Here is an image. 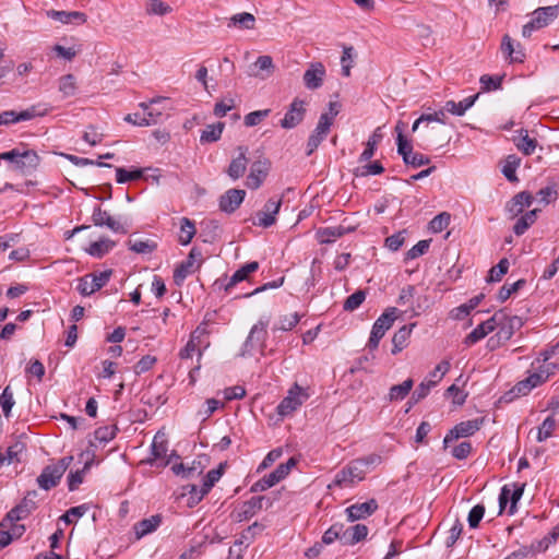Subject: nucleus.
<instances>
[{
	"instance_id": "obj_64",
	"label": "nucleus",
	"mask_w": 559,
	"mask_h": 559,
	"mask_svg": "<svg viewBox=\"0 0 559 559\" xmlns=\"http://www.w3.org/2000/svg\"><path fill=\"white\" fill-rule=\"evenodd\" d=\"M116 432L117 428L115 426H105L96 429L94 436L99 442L106 443L115 438Z\"/></svg>"
},
{
	"instance_id": "obj_29",
	"label": "nucleus",
	"mask_w": 559,
	"mask_h": 559,
	"mask_svg": "<svg viewBox=\"0 0 559 559\" xmlns=\"http://www.w3.org/2000/svg\"><path fill=\"white\" fill-rule=\"evenodd\" d=\"M225 468V464L221 463L217 468H213L207 472V474L203 478V483L201 489L197 495V500H202L204 496H206L212 487L223 476Z\"/></svg>"
},
{
	"instance_id": "obj_60",
	"label": "nucleus",
	"mask_w": 559,
	"mask_h": 559,
	"mask_svg": "<svg viewBox=\"0 0 559 559\" xmlns=\"http://www.w3.org/2000/svg\"><path fill=\"white\" fill-rule=\"evenodd\" d=\"M171 11V8L162 0H148L146 12L148 14L165 15Z\"/></svg>"
},
{
	"instance_id": "obj_3",
	"label": "nucleus",
	"mask_w": 559,
	"mask_h": 559,
	"mask_svg": "<svg viewBox=\"0 0 559 559\" xmlns=\"http://www.w3.org/2000/svg\"><path fill=\"white\" fill-rule=\"evenodd\" d=\"M399 309L391 307L388 308L373 323L370 337L368 341V348L374 350L378 348L381 338L390 330L397 318Z\"/></svg>"
},
{
	"instance_id": "obj_54",
	"label": "nucleus",
	"mask_w": 559,
	"mask_h": 559,
	"mask_svg": "<svg viewBox=\"0 0 559 559\" xmlns=\"http://www.w3.org/2000/svg\"><path fill=\"white\" fill-rule=\"evenodd\" d=\"M451 221V215L447 212H442L438 215H436L429 223V229L435 233H441L444 230Z\"/></svg>"
},
{
	"instance_id": "obj_36",
	"label": "nucleus",
	"mask_w": 559,
	"mask_h": 559,
	"mask_svg": "<svg viewBox=\"0 0 559 559\" xmlns=\"http://www.w3.org/2000/svg\"><path fill=\"white\" fill-rule=\"evenodd\" d=\"M259 263L257 261L249 262L245 265H242L240 269H238L233 276L230 277L228 284L226 285L225 289L228 290L231 287H234L236 284L245 281L248 278L249 274L258 271Z\"/></svg>"
},
{
	"instance_id": "obj_19",
	"label": "nucleus",
	"mask_w": 559,
	"mask_h": 559,
	"mask_svg": "<svg viewBox=\"0 0 559 559\" xmlns=\"http://www.w3.org/2000/svg\"><path fill=\"white\" fill-rule=\"evenodd\" d=\"M281 205L282 199H269L267 202L264 204L263 210L257 213L258 222L254 224L263 228H267L275 224V216L278 213Z\"/></svg>"
},
{
	"instance_id": "obj_47",
	"label": "nucleus",
	"mask_w": 559,
	"mask_h": 559,
	"mask_svg": "<svg viewBox=\"0 0 559 559\" xmlns=\"http://www.w3.org/2000/svg\"><path fill=\"white\" fill-rule=\"evenodd\" d=\"M556 426H557V420L554 416H548L547 418H545L544 421L542 423V425L538 427L537 437H536L537 441L543 442L547 438H549L552 435Z\"/></svg>"
},
{
	"instance_id": "obj_33",
	"label": "nucleus",
	"mask_w": 559,
	"mask_h": 559,
	"mask_svg": "<svg viewBox=\"0 0 559 559\" xmlns=\"http://www.w3.org/2000/svg\"><path fill=\"white\" fill-rule=\"evenodd\" d=\"M479 94L464 98L463 100L455 103L454 100H448L444 105V110L455 115L463 116L476 102Z\"/></svg>"
},
{
	"instance_id": "obj_7",
	"label": "nucleus",
	"mask_w": 559,
	"mask_h": 559,
	"mask_svg": "<svg viewBox=\"0 0 559 559\" xmlns=\"http://www.w3.org/2000/svg\"><path fill=\"white\" fill-rule=\"evenodd\" d=\"M38 493L36 490L28 491L24 499L11 509L0 522L1 527H8L12 522L27 518L35 509Z\"/></svg>"
},
{
	"instance_id": "obj_10",
	"label": "nucleus",
	"mask_w": 559,
	"mask_h": 559,
	"mask_svg": "<svg viewBox=\"0 0 559 559\" xmlns=\"http://www.w3.org/2000/svg\"><path fill=\"white\" fill-rule=\"evenodd\" d=\"M307 111V102L298 97L294 98L290 103L288 110L281 120V127L283 129H294L302 122Z\"/></svg>"
},
{
	"instance_id": "obj_9",
	"label": "nucleus",
	"mask_w": 559,
	"mask_h": 559,
	"mask_svg": "<svg viewBox=\"0 0 559 559\" xmlns=\"http://www.w3.org/2000/svg\"><path fill=\"white\" fill-rule=\"evenodd\" d=\"M201 257L202 253L199 249H191L188 258L182 261L174 271V281L177 285H180L187 278V276L197 271L201 264Z\"/></svg>"
},
{
	"instance_id": "obj_22",
	"label": "nucleus",
	"mask_w": 559,
	"mask_h": 559,
	"mask_svg": "<svg viewBox=\"0 0 559 559\" xmlns=\"http://www.w3.org/2000/svg\"><path fill=\"white\" fill-rule=\"evenodd\" d=\"M246 191L241 189H229L219 199V209L225 213L235 212L242 203Z\"/></svg>"
},
{
	"instance_id": "obj_53",
	"label": "nucleus",
	"mask_w": 559,
	"mask_h": 559,
	"mask_svg": "<svg viewBox=\"0 0 559 559\" xmlns=\"http://www.w3.org/2000/svg\"><path fill=\"white\" fill-rule=\"evenodd\" d=\"M92 460L86 461L82 469L71 472L68 475V487L70 491L78 489V487L83 483L84 474L90 468Z\"/></svg>"
},
{
	"instance_id": "obj_39",
	"label": "nucleus",
	"mask_w": 559,
	"mask_h": 559,
	"mask_svg": "<svg viewBox=\"0 0 559 559\" xmlns=\"http://www.w3.org/2000/svg\"><path fill=\"white\" fill-rule=\"evenodd\" d=\"M130 250L140 254H150L157 248V242L152 239H133L127 242Z\"/></svg>"
},
{
	"instance_id": "obj_23",
	"label": "nucleus",
	"mask_w": 559,
	"mask_h": 559,
	"mask_svg": "<svg viewBox=\"0 0 559 559\" xmlns=\"http://www.w3.org/2000/svg\"><path fill=\"white\" fill-rule=\"evenodd\" d=\"M559 348V343L554 346L550 350H545L542 353L543 359H536L533 361L532 367L537 368V370L543 374L545 381L549 379L550 376L555 374L556 371L559 369V366L555 362H550L549 359L551 356L556 353V350Z\"/></svg>"
},
{
	"instance_id": "obj_40",
	"label": "nucleus",
	"mask_w": 559,
	"mask_h": 559,
	"mask_svg": "<svg viewBox=\"0 0 559 559\" xmlns=\"http://www.w3.org/2000/svg\"><path fill=\"white\" fill-rule=\"evenodd\" d=\"M195 233L197 228L193 221L188 217H182L180 219V233L178 237L180 245L188 246L193 239Z\"/></svg>"
},
{
	"instance_id": "obj_15",
	"label": "nucleus",
	"mask_w": 559,
	"mask_h": 559,
	"mask_svg": "<svg viewBox=\"0 0 559 559\" xmlns=\"http://www.w3.org/2000/svg\"><path fill=\"white\" fill-rule=\"evenodd\" d=\"M397 153L403 157V162L406 165H411L414 168L428 165L430 158L424 154L413 152L412 145L405 138L400 135Z\"/></svg>"
},
{
	"instance_id": "obj_28",
	"label": "nucleus",
	"mask_w": 559,
	"mask_h": 559,
	"mask_svg": "<svg viewBox=\"0 0 559 559\" xmlns=\"http://www.w3.org/2000/svg\"><path fill=\"white\" fill-rule=\"evenodd\" d=\"M543 377L544 376L540 374L537 368H534V371L531 372L526 379L515 384V386L513 388V392H515L518 395H526L534 388L545 382V379Z\"/></svg>"
},
{
	"instance_id": "obj_35",
	"label": "nucleus",
	"mask_w": 559,
	"mask_h": 559,
	"mask_svg": "<svg viewBox=\"0 0 559 559\" xmlns=\"http://www.w3.org/2000/svg\"><path fill=\"white\" fill-rule=\"evenodd\" d=\"M39 156L33 150H27L21 152V156L17 159L15 169L25 171V170H34L39 165Z\"/></svg>"
},
{
	"instance_id": "obj_37",
	"label": "nucleus",
	"mask_w": 559,
	"mask_h": 559,
	"mask_svg": "<svg viewBox=\"0 0 559 559\" xmlns=\"http://www.w3.org/2000/svg\"><path fill=\"white\" fill-rule=\"evenodd\" d=\"M516 147L524 154L531 155L534 153L537 141L534 138L528 136L527 130L521 129L519 135L514 139Z\"/></svg>"
},
{
	"instance_id": "obj_30",
	"label": "nucleus",
	"mask_w": 559,
	"mask_h": 559,
	"mask_svg": "<svg viewBox=\"0 0 559 559\" xmlns=\"http://www.w3.org/2000/svg\"><path fill=\"white\" fill-rule=\"evenodd\" d=\"M162 523V516L159 514L152 515L147 519H143L134 524V534L136 539L144 537L147 534L153 533Z\"/></svg>"
},
{
	"instance_id": "obj_34",
	"label": "nucleus",
	"mask_w": 559,
	"mask_h": 559,
	"mask_svg": "<svg viewBox=\"0 0 559 559\" xmlns=\"http://www.w3.org/2000/svg\"><path fill=\"white\" fill-rule=\"evenodd\" d=\"M168 451L167 441L165 435L157 432L152 442V455L153 459L147 460V463L153 464L158 460H164Z\"/></svg>"
},
{
	"instance_id": "obj_5",
	"label": "nucleus",
	"mask_w": 559,
	"mask_h": 559,
	"mask_svg": "<svg viewBox=\"0 0 559 559\" xmlns=\"http://www.w3.org/2000/svg\"><path fill=\"white\" fill-rule=\"evenodd\" d=\"M309 396L307 389L295 383L288 390L287 395L278 404L277 414L280 416H288L293 414L309 399Z\"/></svg>"
},
{
	"instance_id": "obj_16",
	"label": "nucleus",
	"mask_w": 559,
	"mask_h": 559,
	"mask_svg": "<svg viewBox=\"0 0 559 559\" xmlns=\"http://www.w3.org/2000/svg\"><path fill=\"white\" fill-rule=\"evenodd\" d=\"M165 100H166V97L157 96V97L151 98L147 102L140 103L139 107L142 108V110L144 111L142 121L140 123H142L143 126H146V127L158 123L163 117L164 109H158V108H155L154 106L158 105Z\"/></svg>"
},
{
	"instance_id": "obj_8",
	"label": "nucleus",
	"mask_w": 559,
	"mask_h": 559,
	"mask_svg": "<svg viewBox=\"0 0 559 559\" xmlns=\"http://www.w3.org/2000/svg\"><path fill=\"white\" fill-rule=\"evenodd\" d=\"M523 324L524 321L521 317H508L504 313V318H502L500 322H496V326H499V330L495 336L489 338L488 345L493 348L501 342L509 341L513 336L514 332L520 330Z\"/></svg>"
},
{
	"instance_id": "obj_27",
	"label": "nucleus",
	"mask_w": 559,
	"mask_h": 559,
	"mask_svg": "<svg viewBox=\"0 0 559 559\" xmlns=\"http://www.w3.org/2000/svg\"><path fill=\"white\" fill-rule=\"evenodd\" d=\"M269 170V163L266 160L254 162L251 166L249 176L247 177V187L249 189H258L264 181Z\"/></svg>"
},
{
	"instance_id": "obj_26",
	"label": "nucleus",
	"mask_w": 559,
	"mask_h": 559,
	"mask_svg": "<svg viewBox=\"0 0 559 559\" xmlns=\"http://www.w3.org/2000/svg\"><path fill=\"white\" fill-rule=\"evenodd\" d=\"M368 527L365 524H356L344 528L342 524L341 543L343 545H355L365 539L368 535Z\"/></svg>"
},
{
	"instance_id": "obj_43",
	"label": "nucleus",
	"mask_w": 559,
	"mask_h": 559,
	"mask_svg": "<svg viewBox=\"0 0 559 559\" xmlns=\"http://www.w3.org/2000/svg\"><path fill=\"white\" fill-rule=\"evenodd\" d=\"M537 218V210H532L521 216L513 226V231L516 236L523 235Z\"/></svg>"
},
{
	"instance_id": "obj_58",
	"label": "nucleus",
	"mask_w": 559,
	"mask_h": 559,
	"mask_svg": "<svg viewBox=\"0 0 559 559\" xmlns=\"http://www.w3.org/2000/svg\"><path fill=\"white\" fill-rule=\"evenodd\" d=\"M509 261L508 259L503 258L499 261V263L495 266H492L489 271L487 281L488 282H499L501 281L502 276L507 274L509 270Z\"/></svg>"
},
{
	"instance_id": "obj_42",
	"label": "nucleus",
	"mask_w": 559,
	"mask_h": 559,
	"mask_svg": "<svg viewBox=\"0 0 559 559\" xmlns=\"http://www.w3.org/2000/svg\"><path fill=\"white\" fill-rule=\"evenodd\" d=\"M224 128V122H217L206 126V128L202 131L200 136L201 143H213L218 141L222 136Z\"/></svg>"
},
{
	"instance_id": "obj_52",
	"label": "nucleus",
	"mask_w": 559,
	"mask_h": 559,
	"mask_svg": "<svg viewBox=\"0 0 559 559\" xmlns=\"http://www.w3.org/2000/svg\"><path fill=\"white\" fill-rule=\"evenodd\" d=\"M381 138L382 135L378 133V130L373 132V134L368 139L366 148L359 156V162H367L374 155L376 147Z\"/></svg>"
},
{
	"instance_id": "obj_50",
	"label": "nucleus",
	"mask_w": 559,
	"mask_h": 559,
	"mask_svg": "<svg viewBox=\"0 0 559 559\" xmlns=\"http://www.w3.org/2000/svg\"><path fill=\"white\" fill-rule=\"evenodd\" d=\"M143 177V169L127 170L124 168H116V180L118 183L134 181Z\"/></svg>"
},
{
	"instance_id": "obj_6",
	"label": "nucleus",
	"mask_w": 559,
	"mask_h": 559,
	"mask_svg": "<svg viewBox=\"0 0 559 559\" xmlns=\"http://www.w3.org/2000/svg\"><path fill=\"white\" fill-rule=\"evenodd\" d=\"M112 275V270H105L99 273H90L78 278L76 290L84 297L91 296L107 285Z\"/></svg>"
},
{
	"instance_id": "obj_17",
	"label": "nucleus",
	"mask_w": 559,
	"mask_h": 559,
	"mask_svg": "<svg viewBox=\"0 0 559 559\" xmlns=\"http://www.w3.org/2000/svg\"><path fill=\"white\" fill-rule=\"evenodd\" d=\"M92 222L95 226H106L114 233L127 234L128 229L123 223L119 219L114 218L107 211L102 210L98 205L94 209L92 214Z\"/></svg>"
},
{
	"instance_id": "obj_49",
	"label": "nucleus",
	"mask_w": 559,
	"mask_h": 559,
	"mask_svg": "<svg viewBox=\"0 0 559 559\" xmlns=\"http://www.w3.org/2000/svg\"><path fill=\"white\" fill-rule=\"evenodd\" d=\"M344 234L345 228L343 226L326 227L319 230V237L323 243L333 242Z\"/></svg>"
},
{
	"instance_id": "obj_31",
	"label": "nucleus",
	"mask_w": 559,
	"mask_h": 559,
	"mask_svg": "<svg viewBox=\"0 0 559 559\" xmlns=\"http://www.w3.org/2000/svg\"><path fill=\"white\" fill-rule=\"evenodd\" d=\"M532 202V194L523 191L512 198L511 202L507 205V210L514 217L521 214L526 207H530Z\"/></svg>"
},
{
	"instance_id": "obj_57",
	"label": "nucleus",
	"mask_w": 559,
	"mask_h": 559,
	"mask_svg": "<svg viewBox=\"0 0 559 559\" xmlns=\"http://www.w3.org/2000/svg\"><path fill=\"white\" fill-rule=\"evenodd\" d=\"M437 383H438V379H436V380L428 379V380L423 381L416 388V390L413 392L412 401L414 403H418L420 400L425 399L429 394L430 389L433 388Z\"/></svg>"
},
{
	"instance_id": "obj_62",
	"label": "nucleus",
	"mask_w": 559,
	"mask_h": 559,
	"mask_svg": "<svg viewBox=\"0 0 559 559\" xmlns=\"http://www.w3.org/2000/svg\"><path fill=\"white\" fill-rule=\"evenodd\" d=\"M484 514H485V506L476 504L475 507H473L467 516V522H468L469 527L471 528L478 527L479 522L481 521Z\"/></svg>"
},
{
	"instance_id": "obj_59",
	"label": "nucleus",
	"mask_w": 559,
	"mask_h": 559,
	"mask_svg": "<svg viewBox=\"0 0 559 559\" xmlns=\"http://www.w3.org/2000/svg\"><path fill=\"white\" fill-rule=\"evenodd\" d=\"M525 283V280H519L512 284L506 283L498 293L499 301L504 302L506 300H508L510 296L513 293L518 292L521 287H523Z\"/></svg>"
},
{
	"instance_id": "obj_45",
	"label": "nucleus",
	"mask_w": 559,
	"mask_h": 559,
	"mask_svg": "<svg viewBox=\"0 0 559 559\" xmlns=\"http://www.w3.org/2000/svg\"><path fill=\"white\" fill-rule=\"evenodd\" d=\"M59 92L63 97H71L76 92V81L74 75L66 74L59 79Z\"/></svg>"
},
{
	"instance_id": "obj_18",
	"label": "nucleus",
	"mask_w": 559,
	"mask_h": 559,
	"mask_svg": "<svg viewBox=\"0 0 559 559\" xmlns=\"http://www.w3.org/2000/svg\"><path fill=\"white\" fill-rule=\"evenodd\" d=\"M45 114V110H39V106H32L20 112L14 110H5L0 114V126H8L20 121L31 120L35 117L44 116Z\"/></svg>"
},
{
	"instance_id": "obj_51",
	"label": "nucleus",
	"mask_w": 559,
	"mask_h": 559,
	"mask_svg": "<svg viewBox=\"0 0 559 559\" xmlns=\"http://www.w3.org/2000/svg\"><path fill=\"white\" fill-rule=\"evenodd\" d=\"M503 76L484 74L480 76L479 82L481 85V92L496 91L501 87Z\"/></svg>"
},
{
	"instance_id": "obj_24",
	"label": "nucleus",
	"mask_w": 559,
	"mask_h": 559,
	"mask_svg": "<svg viewBox=\"0 0 559 559\" xmlns=\"http://www.w3.org/2000/svg\"><path fill=\"white\" fill-rule=\"evenodd\" d=\"M237 151L239 152L238 156L233 158L228 168H227V175L233 179L237 180L240 177L243 176L247 169L248 158V147L246 146H238Z\"/></svg>"
},
{
	"instance_id": "obj_25",
	"label": "nucleus",
	"mask_w": 559,
	"mask_h": 559,
	"mask_svg": "<svg viewBox=\"0 0 559 559\" xmlns=\"http://www.w3.org/2000/svg\"><path fill=\"white\" fill-rule=\"evenodd\" d=\"M47 17L58 21L62 24H84L86 22V14L79 11H46Z\"/></svg>"
},
{
	"instance_id": "obj_48",
	"label": "nucleus",
	"mask_w": 559,
	"mask_h": 559,
	"mask_svg": "<svg viewBox=\"0 0 559 559\" xmlns=\"http://www.w3.org/2000/svg\"><path fill=\"white\" fill-rule=\"evenodd\" d=\"M520 158L515 155H509L506 159V163L502 168V174L511 182L518 181L515 171L516 168L520 166Z\"/></svg>"
},
{
	"instance_id": "obj_55",
	"label": "nucleus",
	"mask_w": 559,
	"mask_h": 559,
	"mask_svg": "<svg viewBox=\"0 0 559 559\" xmlns=\"http://www.w3.org/2000/svg\"><path fill=\"white\" fill-rule=\"evenodd\" d=\"M365 299L366 292L362 289H358L346 298L343 305V309L345 311H354L360 307Z\"/></svg>"
},
{
	"instance_id": "obj_14",
	"label": "nucleus",
	"mask_w": 559,
	"mask_h": 559,
	"mask_svg": "<svg viewBox=\"0 0 559 559\" xmlns=\"http://www.w3.org/2000/svg\"><path fill=\"white\" fill-rule=\"evenodd\" d=\"M504 318V311L496 312L490 319L478 324L464 340V344L472 346L483 340L487 334L496 329V322H500Z\"/></svg>"
},
{
	"instance_id": "obj_20",
	"label": "nucleus",
	"mask_w": 559,
	"mask_h": 559,
	"mask_svg": "<svg viewBox=\"0 0 559 559\" xmlns=\"http://www.w3.org/2000/svg\"><path fill=\"white\" fill-rule=\"evenodd\" d=\"M377 510H378V502L376 499L372 498L366 502H360V503L358 502V503L349 506L346 509V513H347L348 520L350 522H354V521L366 519V518L370 516Z\"/></svg>"
},
{
	"instance_id": "obj_21",
	"label": "nucleus",
	"mask_w": 559,
	"mask_h": 559,
	"mask_svg": "<svg viewBox=\"0 0 559 559\" xmlns=\"http://www.w3.org/2000/svg\"><path fill=\"white\" fill-rule=\"evenodd\" d=\"M325 76V68L321 62H314L304 73V84L308 90H317L322 86Z\"/></svg>"
},
{
	"instance_id": "obj_56",
	"label": "nucleus",
	"mask_w": 559,
	"mask_h": 559,
	"mask_svg": "<svg viewBox=\"0 0 559 559\" xmlns=\"http://www.w3.org/2000/svg\"><path fill=\"white\" fill-rule=\"evenodd\" d=\"M384 171L383 166L380 162L376 160L362 166H359L355 169V176L367 177L371 175H380Z\"/></svg>"
},
{
	"instance_id": "obj_1",
	"label": "nucleus",
	"mask_w": 559,
	"mask_h": 559,
	"mask_svg": "<svg viewBox=\"0 0 559 559\" xmlns=\"http://www.w3.org/2000/svg\"><path fill=\"white\" fill-rule=\"evenodd\" d=\"M71 461L72 456H66L60 459L56 464L47 465L36 479L38 486L44 490H50L56 487Z\"/></svg>"
},
{
	"instance_id": "obj_44",
	"label": "nucleus",
	"mask_w": 559,
	"mask_h": 559,
	"mask_svg": "<svg viewBox=\"0 0 559 559\" xmlns=\"http://www.w3.org/2000/svg\"><path fill=\"white\" fill-rule=\"evenodd\" d=\"M255 17L248 12L235 14L230 17L228 27L238 26L245 29H252L254 27Z\"/></svg>"
},
{
	"instance_id": "obj_61",
	"label": "nucleus",
	"mask_w": 559,
	"mask_h": 559,
	"mask_svg": "<svg viewBox=\"0 0 559 559\" xmlns=\"http://www.w3.org/2000/svg\"><path fill=\"white\" fill-rule=\"evenodd\" d=\"M342 524L335 523L329 530H326L322 536V545H330L335 540L341 542Z\"/></svg>"
},
{
	"instance_id": "obj_38",
	"label": "nucleus",
	"mask_w": 559,
	"mask_h": 559,
	"mask_svg": "<svg viewBox=\"0 0 559 559\" xmlns=\"http://www.w3.org/2000/svg\"><path fill=\"white\" fill-rule=\"evenodd\" d=\"M115 246L116 242L109 238H102L92 242L86 249V252L94 258H103L105 254L111 251Z\"/></svg>"
},
{
	"instance_id": "obj_4",
	"label": "nucleus",
	"mask_w": 559,
	"mask_h": 559,
	"mask_svg": "<svg viewBox=\"0 0 559 559\" xmlns=\"http://www.w3.org/2000/svg\"><path fill=\"white\" fill-rule=\"evenodd\" d=\"M366 473L361 468V462L354 460L335 474L332 485L341 488L353 487L365 479Z\"/></svg>"
},
{
	"instance_id": "obj_63",
	"label": "nucleus",
	"mask_w": 559,
	"mask_h": 559,
	"mask_svg": "<svg viewBox=\"0 0 559 559\" xmlns=\"http://www.w3.org/2000/svg\"><path fill=\"white\" fill-rule=\"evenodd\" d=\"M462 531H463V524L460 522L459 519H456L454 521V524L452 525V527L448 532V536H447V539H445V546L448 548H451L452 546H454V544L460 538V536L462 534Z\"/></svg>"
},
{
	"instance_id": "obj_2",
	"label": "nucleus",
	"mask_w": 559,
	"mask_h": 559,
	"mask_svg": "<svg viewBox=\"0 0 559 559\" xmlns=\"http://www.w3.org/2000/svg\"><path fill=\"white\" fill-rule=\"evenodd\" d=\"M559 14V4L540 7L533 11L532 19L522 28L523 37H531L534 31L549 25Z\"/></svg>"
},
{
	"instance_id": "obj_11",
	"label": "nucleus",
	"mask_w": 559,
	"mask_h": 559,
	"mask_svg": "<svg viewBox=\"0 0 559 559\" xmlns=\"http://www.w3.org/2000/svg\"><path fill=\"white\" fill-rule=\"evenodd\" d=\"M267 320H259L250 330L249 335L243 344V350L251 353L252 350L264 349V342L267 336Z\"/></svg>"
},
{
	"instance_id": "obj_12",
	"label": "nucleus",
	"mask_w": 559,
	"mask_h": 559,
	"mask_svg": "<svg viewBox=\"0 0 559 559\" xmlns=\"http://www.w3.org/2000/svg\"><path fill=\"white\" fill-rule=\"evenodd\" d=\"M264 501H266V508L272 506L270 499L263 496H255L245 501L241 507L233 513L234 521L243 522L251 519L263 509Z\"/></svg>"
},
{
	"instance_id": "obj_46",
	"label": "nucleus",
	"mask_w": 559,
	"mask_h": 559,
	"mask_svg": "<svg viewBox=\"0 0 559 559\" xmlns=\"http://www.w3.org/2000/svg\"><path fill=\"white\" fill-rule=\"evenodd\" d=\"M301 316L297 312L292 314H285L280 317L278 325L273 328V332L275 331H290L293 330L300 321Z\"/></svg>"
},
{
	"instance_id": "obj_32",
	"label": "nucleus",
	"mask_w": 559,
	"mask_h": 559,
	"mask_svg": "<svg viewBox=\"0 0 559 559\" xmlns=\"http://www.w3.org/2000/svg\"><path fill=\"white\" fill-rule=\"evenodd\" d=\"M415 326V323H412L409 325H403L400 330H397L393 337H392V354L396 355L397 353L402 352L406 345L407 340L409 338L413 328Z\"/></svg>"
},
{
	"instance_id": "obj_41",
	"label": "nucleus",
	"mask_w": 559,
	"mask_h": 559,
	"mask_svg": "<svg viewBox=\"0 0 559 559\" xmlns=\"http://www.w3.org/2000/svg\"><path fill=\"white\" fill-rule=\"evenodd\" d=\"M413 385L414 381L412 379H406L401 384L391 386L388 394V400L390 402L404 400L413 389Z\"/></svg>"
},
{
	"instance_id": "obj_13",
	"label": "nucleus",
	"mask_w": 559,
	"mask_h": 559,
	"mask_svg": "<svg viewBox=\"0 0 559 559\" xmlns=\"http://www.w3.org/2000/svg\"><path fill=\"white\" fill-rule=\"evenodd\" d=\"M483 423V418H475L459 423L445 435L443 439L444 447L455 439L473 436L480 429Z\"/></svg>"
}]
</instances>
